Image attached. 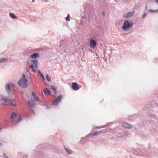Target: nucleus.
<instances>
[{
	"label": "nucleus",
	"instance_id": "f257e3e1",
	"mask_svg": "<svg viewBox=\"0 0 158 158\" xmlns=\"http://www.w3.org/2000/svg\"><path fill=\"white\" fill-rule=\"evenodd\" d=\"M27 82L28 80L26 78L25 74H23V77L18 81V84L21 87L25 88L27 87Z\"/></svg>",
	"mask_w": 158,
	"mask_h": 158
},
{
	"label": "nucleus",
	"instance_id": "f03ea898",
	"mask_svg": "<svg viewBox=\"0 0 158 158\" xmlns=\"http://www.w3.org/2000/svg\"><path fill=\"white\" fill-rule=\"evenodd\" d=\"M31 64L29 65V68L32 69L33 72L36 71L35 69L37 67V62L36 60H31L30 61Z\"/></svg>",
	"mask_w": 158,
	"mask_h": 158
},
{
	"label": "nucleus",
	"instance_id": "7ed1b4c3",
	"mask_svg": "<svg viewBox=\"0 0 158 158\" xmlns=\"http://www.w3.org/2000/svg\"><path fill=\"white\" fill-rule=\"evenodd\" d=\"M133 25V23L132 22H129L127 20H126L124 22L122 27V29L123 30H126L131 27Z\"/></svg>",
	"mask_w": 158,
	"mask_h": 158
},
{
	"label": "nucleus",
	"instance_id": "20e7f679",
	"mask_svg": "<svg viewBox=\"0 0 158 158\" xmlns=\"http://www.w3.org/2000/svg\"><path fill=\"white\" fill-rule=\"evenodd\" d=\"M62 98V96L61 95L57 97L53 102V105H57L61 100Z\"/></svg>",
	"mask_w": 158,
	"mask_h": 158
},
{
	"label": "nucleus",
	"instance_id": "39448f33",
	"mask_svg": "<svg viewBox=\"0 0 158 158\" xmlns=\"http://www.w3.org/2000/svg\"><path fill=\"white\" fill-rule=\"evenodd\" d=\"M89 45L91 48H94L97 45V43L95 40L91 39L89 40Z\"/></svg>",
	"mask_w": 158,
	"mask_h": 158
},
{
	"label": "nucleus",
	"instance_id": "423d86ee",
	"mask_svg": "<svg viewBox=\"0 0 158 158\" xmlns=\"http://www.w3.org/2000/svg\"><path fill=\"white\" fill-rule=\"evenodd\" d=\"M135 13L134 11L129 12L125 14L124 16V17L126 18H129L132 16Z\"/></svg>",
	"mask_w": 158,
	"mask_h": 158
},
{
	"label": "nucleus",
	"instance_id": "0eeeda50",
	"mask_svg": "<svg viewBox=\"0 0 158 158\" xmlns=\"http://www.w3.org/2000/svg\"><path fill=\"white\" fill-rule=\"evenodd\" d=\"M72 88L74 90H77L79 88V87L78 86L77 84L74 82L72 83Z\"/></svg>",
	"mask_w": 158,
	"mask_h": 158
},
{
	"label": "nucleus",
	"instance_id": "6e6552de",
	"mask_svg": "<svg viewBox=\"0 0 158 158\" xmlns=\"http://www.w3.org/2000/svg\"><path fill=\"white\" fill-rule=\"evenodd\" d=\"M28 106L29 108H32L34 105H35V101L34 100H32L31 101V102H30V101H28Z\"/></svg>",
	"mask_w": 158,
	"mask_h": 158
},
{
	"label": "nucleus",
	"instance_id": "1a4fd4ad",
	"mask_svg": "<svg viewBox=\"0 0 158 158\" xmlns=\"http://www.w3.org/2000/svg\"><path fill=\"white\" fill-rule=\"evenodd\" d=\"M2 99L4 101V103L8 105L10 104V103H11V100L10 99L6 98H3Z\"/></svg>",
	"mask_w": 158,
	"mask_h": 158
},
{
	"label": "nucleus",
	"instance_id": "9d476101",
	"mask_svg": "<svg viewBox=\"0 0 158 158\" xmlns=\"http://www.w3.org/2000/svg\"><path fill=\"white\" fill-rule=\"evenodd\" d=\"M39 54L38 53H34L31 56V57L32 59H35L39 56Z\"/></svg>",
	"mask_w": 158,
	"mask_h": 158
},
{
	"label": "nucleus",
	"instance_id": "9b49d317",
	"mask_svg": "<svg viewBox=\"0 0 158 158\" xmlns=\"http://www.w3.org/2000/svg\"><path fill=\"white\" fill-rule=\"evenodd\" d=\"M6 89L7 92H10V86L9 84L6 85Z\"/></svg>",
	"mask_w": 158,
	"mask_h": 158
},
{
	"label": "nucleus",
	"instance_id": "f8f14e48",
	"mask_svg": "<svg viewBox=\"0 0 158 158\" xmlns=\"http://www.w3.org/2000/svg\"><path fill=\"white\" fill-rule=\"evenodd\" d=\"M44 92L45 94H47L48 95V94H50V90L47 89H45L44 90Z\"/></svg>",
	"mask_w": 158,
	"mask_h": 158
},
{
	"label": "nucleus",
	"instance_id": "ddd939ff",
	"mask_svg": "<svg viewBox=\"0 0 158 158\" xmlns=\"http://www.w3.org/2000/svg\"><path fill=\"white\" fill-rule=\"evenodd\" d=\"M32 95L34 97V98L35 99V100L39 101L38 96H37L35 93L32 92Z\"/></svg>",
	"mask_w": 158,
	"mask_h": 158
},
{
	"label": "nucleus",
	"instance_id": "4468645a",
	"mask_svg": "<svg viewBox=\"0 0 158 158\" xmlns=\"http://www.w3.org/2000/svg\"><path fill=\"white\" fill-rule=\"evenodd\" d=\"M123 126L125 128H129L131 127V126L126 123H125L123 124Z\"/></svg>",
	"mask_w": 158,
	"mask_h": 158
},
{
	"label": "nucleus",
	"instance_id": "2eb2a0df",
	"mask_svg": "<svg viewBox=\"0 0 158 158\" xmlns=\"http://www.w3.org/2000/svg\"><path fill=\"white\" fill-rule=\"evenodd\" d=\"M17 115L15 113L13 112L11 114V115L10 116V118L11 119H13L15 117H17Z\"/></svg>",
	"mask_w": 158,
	"mask_h": 158
},
{
	"label": "nucleus",
	"instance_id": "dca6fc26",
	"mask_svg": "<svg viewBox=\"0 0 158 158\" xmlns=\"http://www.w3.org/2000/svg\"><path fill=\"white\" fill-rule=\"evenodd\" d=\"M9 15L10 17L12 19H14L16 18H17V17L15 16V15L13 13H10Z\"/></svg>",
	"mask_w": 158,
	"mask_h": 158
},
{
	"label": "nucleus",
	"instance_id": "f3484780",
	"mask_svg": "<svg viewBox=\"0 0 158 158\" xmlns=\"http://www.w3.org/2000/svg\"><path fill=\"white\" fill-rule=\"evenodd\" d=\"M7 60V59L5 58H0V63L6 61Z\"/></svg>",
	"mask_w": 158,
	"mask_h": 158
},
{
	"label": "nucleus",
	"instance_id": "a211bd4d",
	"mask_svg": "<svg viewBox=\"0 0 158 158\" xmlns=\"http://www.w3.org/2000/svg\"><path fill=\"white\" fill-rule=\"evenodd\" d=\"M65 149L68 154H70L72 153V150H69L66 148H65Z\"/></svg>",
	"mask_w": 158,
	"mask_h": 158
},
{
	"label": "nucleus",
	"instance_id": "6ab92c4d",
	"mask_svg": "<svg viewBox=\"0 0 158 158\" xmlns=\"http://www.w3.org/2000/svg\"><path fill=\"white\" fill-rule=\"evenodd\" d=\"M38 73H39V74L41 76V77H42V78L43 80L44 81L45 80V78H44V76H43V75L41 73V72H40V70H39Z\"/></svg>",
	"mask_w": 158,
	"mask_h": 158
},
{
	"label": "nucleus",
	"instance_id": "aec40b11",
	"mask_svg": "<svg viewBox=\"0 0 158 158\" xmlns=\"http://www.w3.org/2000/svg\"><path fill=\"white\" fill-rule=\"evenodd\" d=\"M46 78L48 81H51V78L48 75H46Z\"/></svg>",
	"mask_w": 158,
	"mask_h": 158
},
{
	"label": "nucleus",
	"instance_id": "412c9836",
	"mask_svg": "<svg viewBox=\"0 0 158 158\" xmlns=\"http://www.w3.org/2000/svg\"><path fill=\"white\" fill-rule=\"evenodd\" d=\"M52 89L53 90L54 92V94H56V89L55 87L54 86H51Z\"/></svg>",
	"mask_w": 158,
	"mask_h": 158
},
{
	"label": "nucleus",
	"instance_id": "4be33fe9",
	"mask_svg": "<svg viewBox=\"0 0 158 158\" xmlns=\"http://www.w3.org/2000/svg\"><path fill=\"white\" fill-rule=\"evenodd\" d=\"M149 11L151 12H155V13H157L158 12V10H149Z\"/></svg>",
	"mask_w": 158,
	"mask_h": 158
},
{
	"label": "nucleus",
	"instance_id": "5701e85b",
	"mask_svg": "<svg viewBox=\"0 0 158 158\" xmlns=\"http://www.w3.org/2000/svg\"><path fill=\"white\" fill-rule=\"evenodd\" d=\"M65 19L66 21H69L70 20L69 15V14L67 16L66 18Z\"/></svg>",
	"mask_w": 158,
	"mask_h": 158
},
{
	"label": "nucleus",
	"instance_id": "b1692460",
	"mask_svg": "<svg viewBox=\"0 0 158 158\" xmlns=\"http://www.w3.org/2000/svg\"><path fill=\"white\" fill-rule=\"evenodd\" d=\"M10 104L13 107H15L16 106V104L15 103L13 104L12 103L11 101V103H10Z\"/></svg>",
	"mask_w": 158,
	"mask_h": 158
},
{
	"label": "nucleus",
	"instance_id": "393cba45",
	"mask_svg": "<svg viewBox=\"0 0 158 158\" xmlns=\"http://www.w3.org/2000/svg\"><path fill=\"white\" fill-rule=\"evenodd\" d=\"M21 119L20 117H19L18 118V120H17V122H19V121H21Z\"/></svg>",
	"mask_w": 158,
	"mask_h": 158
},
{
	"label": "nucleus",
	"instance_id": "a878e982",
	"mask_svg": "<svg viewBox=\"0 0 158 158\" xmlns=\"http://www.w3.org/2000/svg\"><path fill=\"white\" fill-rule=\"evenodd\" d=\"M146 16V14L145 13H144L143 15H142V18H144V17Z\"/></svg>",
	"mask_w": 158,
	"mask_h": 158
},
{
	"label": "nucleus",
	"instance_id": "bb28decb",
	"mask_svg": "<svg viewBox=\"0 0 158 158\" xmlns=\"http://www.w3.org/2000/svg\"><path fill=\"white\" fill-rule=\"evenodd\" d=\"M98 134V132H95L93 134V135H97Z\"/></svg>",
	"mask_w": 158,
	"mask_h": 158
},
{
	"label": "nucleus",
	"instance_id": "cd10ccee",
	"mask_svg": "<svg viewBox=\"0 0 158 158\" xmlns=\"http://www.w3.org/2000/svg\"><path fill=\"white\" fill-rule=\"evenodd\" d=\"M156 2L157 3H158V0H156Z\"/></svg>",
	"mask_w": 158,
	"mask_h": 158
},
{
	"label": "nucleus",
	"instance_id": "c85d7f7f",
	"mask_svg": "<svg viewBox=\"0 0 158 158\" xmlns=\"http://www.w3.org/2000/svg\"><path fill=\"white\" fill-rule=\"evenodd\" d=\"M11 85L14 86V85L13 84H11Z\"/></svg>",
	"mask_w": 158,
	"mask_h": 158
},
{
	"label": "nucleus",
	"instance_id": "c756f323",
	"mask_svg": "<svg viewBox=\"0 0 158 158\" xmlns=\"http://www.w3.org/2000/svg\"><path fill=\"white\" fill-rule=\"evenodd\" d=\"M102 14H103V15H104V13H103H103H102Z\"/></svg>",
	"mask_w": 158,
	"mask_h": 158
},
{
	"label": "nucleus",
	"instance_id": "7c9ffc66",
	"mask_svg": "<svg viewBox=\"0 0 158 158\" xmlns=\"http://www.w3.org/2000/svg\"><path fill=\"white\" fill-rule=\"evenodd\" d=\"M5 158H8L7 157H5Z\"/></svg>",
	"mask_w": 158,
	"mask_h": 158
}]
</instances>
